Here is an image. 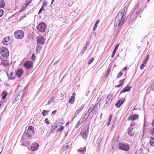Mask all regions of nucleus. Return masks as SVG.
Wrapping results in <instances>:
<instances>
[{
    "label": "nucleus",
    "mask_w": 154,
    "mask_h": 154,
    "mask_svg": "<svg viewBox=\"0 0 154 154\" xmlns=\"http://www.w3.org/2000/svg\"><path fill=\"white\" fill-rule=\"evenodd\" d=\"M23 144L24 146L29 145L30 144V142L29 141H25L23 143Z\"/></svg>",
    "instance_id": "obj_38"
},
{
    "label": "nucleus",
    "mask_w": 154,
    "mask_h": 154,
    "mask_svg": "<svg viewBox=\"0 0 154 154\" xmlns=\"http://www.w3.org/2000/svg\"><path fill=\"white\" fill-rule=\"evenodd\" d=\"M45 122L47 125H49L50 124V122L48 121V119H45Z\"/></svg>",
    "instance_id": "obj_49"
},
{
    "label": "nucleus",
    "mask_w": 154,
    "mask_h": 154,
    "mask_svg": "<svg viewBox=\"0 0 154 154\" xmlns=\"http://www.w3.org/2000/svg\"><path fill=\"white\" fill-rule=\"evenodd\" d=\"M0 54L1 56L4 57H6L9 56V52L6 48L2 47L0 48Z\"/></svg>",
    "instance_id": "obj_2"
},
{
    "label": "nucleus",
    "mask_w": 154,
    "mask_h": 154,
    "mask_svg": "<svg viewBox=\"0 0 154 154\" xmlns=\"http://www.w3.org/2000/svg\"><path fill=\"white\" fill-rule=\"evenodd\" d=\"M69 122H68L66 124V126H68L69 125Z\"/></svg>",
    "instance_id": "obj_60"
},
{
    "label": "nucleus",
    "mask_w": 154,
    "mask_h": 154,
    "mask_svg": "<svg viewBox=\"0 0 154 154\" xmlns=\"http://www.w3.org/2000/svg\"><path fill=\"white\" fill-rule=\"evenodd\" d=\"M116 51H117V50H116V49H114V50H113V52H112V53H114V54H115V53H116Z\"/></svg>",
    "instance_id": "obj_58"
},
{
    "label": "nucleus",
    "mask_w": 154,
    "mask_h": 154,
    "mask_svg": "<svg viewBox=\"0 0 154 154\" xmlns=\"http://www.w3.org/2000/svg\"><path fill=\"white\" fill-rule=\"evenodd\" d=\"M24 33L21 30H17L16 31L14 34L15 38L17 39H21L24 36Z\"/></svg>",
    "instance_id": "obj_6"
},
{
    "label": "nucleus",
    "mask_w": 154,
    "mask_h": 154,
    "mask_svg": "<svg viewBox=\"0 0 154 154\" xmlns=\"http://www.w3.org/2000/svg\"><path fill=\"white\" fill-rule=\"evenodd\" d=\"M115 54L113 53H112V55H111V57L112 58L113 57H114V55H115Z\"/></svg>",
    "instance_id": "obj_59"
},
{
    "label": "nucleus",
    "mask_w": 154,
    "mask_h": 154,
    "mask_svg": "<svg viewBox=\"0 0 154 154\" xmlns=\"http://www.w3.org/2000/svg\"><path fill=\"white\" fill-rule=\"evenodd\" d=\"M123 74L122 72H120L118 74L117 78H119V77L122 76V75Z\"/></svg>",
    "instance_id": "obj_48"
},
{
    "label": "nucleus",
    "mask_w": 154,
    "mask_h": 154,
    "mask_svg": "<svg viewBox=\"0 0 154 154\" xmlns=\"http://www.w3.org/2000/svg\"><path fill=\"white\" fill-rule=\"evenodd\" d=\"M100 21V20L99 19V20H98L95 23V24L94 25V28L93 29V30L94 31L96 29V28H97V24H98Z\"/></svg>",
    "instance_id": "obj_26"
},
{
    "label": "nucleus",
    "mask_w": 154,
    "mask_h": 154,
    "mask_svg": "<svg viewBox=\"0 0 154 154\" xmlns=\"http://www.w3.org/2000/svg\"><path fill=\"white\" fill-rule=\"evenodd\" d=\"M8 94L7 92H6L5 91H3L2 93V98L3 99H5L6 97Z\"/></svg>",
    "instance_id": "obj_30"
},
{
    "label": "nucleus",
    "mask_w": 154,
    "mask_h": 154,
    "mask_svg": "<svg viewBox=\"0 0 154 154\" xmlns=\"http://www.w3.org/2000/svg\"><path fill=\"white\" fill-rule=\"evenodd\" d=\"M89 116V114L88 115H87V114H86V113H85L84 116L82 117L81 119H80L79 120L82 123H84L86 121L87 119L88 118Z\"/></svg>",
    "instance_id": "obj_18"
},
{
    "label": "nucleus",
    "mask_w": 154,
    "mask_h": 154,
    "mask_svg": "<svg viewBox=\"0 0 154 154\" xmlns=\"http://www.w3.org/2000/svg\"><path fill=\"white\" fill-rule=\"evenodd\" d=\"M133 128L129 127L128 129V134L129 136L133 137L135 135V132L133 131Z\"/></svg>",
    "instance_id": "obj_16"
},
{
    "label": "nucleus",
    "mask_w": 154,
    "mask_h": 154,
    "mask_svg": "<svg viewBox=\"0 0 154 154\" xmlns=\"http://www.w3.org/2000/svg\"><path fill=\"white\" fill-rule=\"evenodd\" d=\"M89 126L88 127H85L80 132V134L82 137L86 139L88 133Z\"/></svg>",
    "instance_id": "obj_5"
},
{
    "label": "nucleus",
    "mask_w": 154,
    "mask_h": 154,
    "mask_svg": "<svg viewBox=\"0 0 154 154\" xmlns=\"http://www.w3.org/2000/svg\"><path fill=\"white\" fill-rule=\"evenodd\" d=\"M139 117V116L137 114H135L132 116H130L128 118V120L133 121L137 119Z\"/></svg>",
    "instance_id": "obj_17"
},
{
    "label": "nucleus",
    "mask_w": 154,
    "mask_h": 154,
    "mask_svg": "<svg viewBox=\"0 0 154 154\" xmlns=\"http://www.w3.org/2000/svg\"><path fill=\"white\" fill-rule=\"evenodd\" d=\"M38 144L36 142H34L31 145L30 149L32 151H34L37 150L38 149Z\"/></svg>",
    "instance_id": "obj_13"
},
{
    "label": "nucleus",
    "mask_w": 154,
    "mask_h": 154,
    "mask_svg": "<svg viewBox=\"0 0 154 154\" xmlns=\"http://www.w3.org/2000/svg\"><path fill=\"white\" fill-rule=\"evenodd\" d=\"M113 98V94H109L107 96L105 105L106 106H109L111 104Z\"/></svg>",
    "instance_id": "obj_9"
},
{
    "label": "nucleus",
    "mask_w": 154,
    "mask_h": 154,
    "mask_svg": "<svg viewBox=\"0 0 154 154\" xmlns=\"http://www.w3.org/2000/svg\"><path fill=\"white\" fill-rule=\"evenodd\" d=\"M105 99L104 98H101L100 100V101L98 102L97 103L99 104V105H100L101 104L103 103L104 102Z\"/></svg>",
    "instance_id": "obj_32"
},
{
    "label": "nucleus",
    "mask_w": 154,
    "mask_h": 154,
    "mask_svg": "<svg viewBox=\"0 0 154 154\" xmlns=\"http://www.w3.org/2000/svg\"><path fill=\"white\" fill-rule=\"evenodd\" d=\"M12 39L10 36H8L4 38L2 40L3 44L5 45H8L11 44Z\"/></svg>",
    "instance_id": "obj_7"
},
{
    "label": "nucleus",
    "mask_w": 154,
    "mask_h": 154,
    "mask_svg": "<svg viewBox=\"0 0 154 154\" xmlns=\"http://www.w3.org/2000/svg\"><path fill=\"white\" fill-rule=\"evenodd\" d=\"M135 125V123H131V124L130 125V126L131 127H134V125Z\"/></svg>",
    "instance_id": "obj_54"
},
{
    "label": "nucleus",
    "mask_w": 154,
    "mask_h": 154,
    "mask_svg": "<svg viewBox=\"0 0 154 154\" xmlns=\"http://www.w3.org/2000/svg\"><path fill=\"white\" fill-rule=\"evenodd\" d=\"M32 0H30V1L29 2H27L25 3V7H23L22 9L20 10V12H21L23 11L24 9H25L26 7L29 5V4L31 2Z\"/></svg>",
    "instance_id": "obj_24"
},
{
    "label": "nucleus",
    "mask_w": 154,
    "mask_h": 154,
    "mask_svg": "<svg viewBox=\"0 0 154 154\" xmlns=\"http://www.w3.org/2000/svg\"><path fill=\"white\" fill-rule=\"evenodd\" d=\"M149 55H147L145 59L144 60L143 62H144V63H146L148 60H149Z\"/></svg>",
    "instance_id": "obj_34"
},
{
    "label": "nucleus",
    "mask_w": 154,
    "mask_h": 154,
    "mask_svg": "<svg viewBox=\"0 0 154 154\" xmlns=\"http://www.w3.org/2000/svg\"><path fill=\"white\" fill-rule=\"evenodd\" d=\"M127 69V67H125L123 68V70L125 71V70H126Z\"/></svg>",
    "instance_id": "obj_62"
},
{
    "label": "nucleus",
    "mask_w": 154,
    "mask_h": 154,
    "mask_svg": "<svg viewBox=\"0 0 154 154\" xmlns=\"http://www.w3.org/2000/svg\"><path fill=\"white\" fill-rule=\"evenodd\" d=\"M150 88L152 90H153L154 89V84L152 85H151Z\"/></svg>",
    "instance_id": "obj_55"
},
{
    "label": "nucleus",
    "mask_w": 154,
    "mask_h": 154,
    "mask_svg": "<svg viewBox=\"0 0 154 154\" xmlns=\"http://www.w3.org/2000/svg\"><path fill=\"white\" fill-rule=\"evenodd\" d=\"M118 148L121 150L128 151L129 149V146L127 143H119L118 144Z\"/></svg>",
    "instance_id": "obj_4"
},
{
    "label": "nucleus",
    "mask_w": 154,
    "mask_h": 154,
    "mask_svg": "<svg viewBox=\"0 0 154 154\" xmlns=\"http://www.w3.org/2000/svg\"><path fill=\"white\" fill-rule=\"evenodd\" d=\"M112 115H110L109 119L108 120V122L107 125V126H109V125L110 124V122L111 119H112Z\"/></svg>",
    "instance_id": "obj_33"
},
{
    "label": "nucleus",
    "mask_w": 154,
    "mask_h": 154,
    "mask_svg": "<svg viewBox=\"0 0 154 154\" xmlns=\"http://www.w3.org/2000/svg\"><path fill=\"white\" fill-rule=\"evenodd\" d=\"M86 149L85 147H84L83 148H80L78 150V151L81 152H84L85 151Z\"/></svg>",
    "instance_id": "obj_31"
},
{
    "label": "nucleus",
    "mask_w": 154,
    "mask_h": 154,
    "mask_svg": "<svg viewBox=\"0 0 154 154\" xmlns=\"http://www.w3.org/2000/svg\"><path fill=\"white\" fill-rule=\"evenodd\" d=\"M125 100V99L123 98H121L118 100L115 104L116 106L118 108L120 107Z\"/></svg>",
    "instance_id": "obj_11"
},
{
    "label": "nucleus",
    "mask_w": 154,
    "mask_h": 154,
    "mask_svg": "<svg viewBox=\"0 0 154 154\" xmlns=\"http://www.w3.org/2000/svg\"><path fill=\"white\" fill-rule=\"evenodd\" d=\"M58 60H57V62H56L54 63V65H55L56 64H57V63H58Z\"/></svg>",
    "instance_id": "obj_61"
},
{
    "label": "nucleus",
    "mask_w": 154,
    "mask_h": 154,
    "mask_svg": "<svg viewBox=\"0 0 154 154\" xmlns=\"http://www.w3.org/2000/svg\"><path fill=\"white\" fill-rule=\"evenodd\" d=\"M47 1H44L43 2L42 6L44 7H46L47 5Z\"/></svg>",
    "instance_id": "obj_37"
},
{
    "label": "nucleus",
    "mask_w": 154,
    "mask_h": 154,
    "mask_svg": "<svg viewBox=\"0 0 154 154\" xmlns=\"http://www.w3.org/2000/svg\"><path fill=\"white\" fill-rule=\"evenodd\" d=\"M1 63L2 65L4 66H9L10 64H11V62H10L9 60H2Z\"/></svg>",
    "instance_id": "obj_15"
},
{
    "label": "nucleus",
    "mask_w": 154,
    "mask_h": 154,
    "mask_svg": "<svg viewBox=\"0 0 154 154\" xmlns=\"http://www.w3.org/2000/svg\"><path fill=\"white\" fill-rule=\"evenodd\" d=\"M54 1V0H52V2H51V4H53V2Z\"/></svg>",
    "instance_id": "obj_64"
},
{
    "label": "nucleus",
    "mask_w": 154,
    "mask_h": 154,
    "mask_svg": "<svg viewBox=\"0 0 154 154\" xmlns=\"http://www.w3.org/2000/svg\"><path fill=\"white\" fill-rule=\"evenodd\" d=\"M140 3L139 2H138V3L137 4L136 7V8H140Z\"/></svg>",
    "instance_id": "obj_52"
},
{
    "label": "nucleus",
    "mask_w": 154,
    "mask_h": 154,
    "mask_svg": "<svg viewBox=\"0 0 154 154\" xmlns=\"http://www.w3.org/2000/svg\"><path fill=\"white\" fill-rule=\"evenodd\" d=\"M72 96H74V97H75V92L73 93L72 94Z\"/></svg>",
    "instance_id": "obj_63"
},
{
    "label": "nucleus",
    "mask_w": 154,
    "mask_h": 154,
    "mask_svg": "<svg viewBox=\"0 0 154 154\" xmlns=\"http://www.w3.org/2000/svg\"><path fill=\"white\" fill-rule=\"evenodd\" d=\"M45 9H44V7H42L41 8H40V10H39V11H38V14H40V13H41L42 12V11H44Z\"/></svg>",
    "instance_id": "obj_46"
},
{
    "label": "nucleus",
    "mask_w": 154,
    "mask_h": 154,
    "mask_svg": "<svg viewBox=\"0 0 154 154\" xmlns=\"http://www.w3.org/2000/svg\"><path fill=\"white\" fill-rule=\"evenodd\" d=\"M71 144L72 143L71 142L69 141L66 143V145H65L64 146L66 149H68L71 146Z\"/></svg>",
    "instance_id": "obj_28"
},
{
    "label": "nucleus",
    "mask_w": 154,
    "mask_h": 154,
    "mask_svg": "<svg viewBox=\"0 0 154 154\" xmlns=\"http://www.w3.org/2000/svg\"><path fill=\"white\" fill-rule=\"evenodd\" d=\"M56 112H57L56 110H54V111H53L52 112V114H55L56 113Z\"/></svg>",
    "instance_id": "obj_57"
},
{
    "label": "nucleus",
    "mask_w": 154,
    "mask_h": 154,
    "mask_svg": "<svg viewBox=\"0 0 154 154\" xmlns=\"http://www.w3.org/2000/svg\"><path fill=\"white\" fill-rule=\"evenodd\" d=\"M4 11L1 9H0V17H1L3 15Z\"/></svg>",
    "instance_id": "obj_45"
},
{
    "label": "nucleus",
    "mask_w": 154,
    "mask_h": 154,
    "mask_svg": "<svg viewBox=\"0 0 154 154\" xmlns=\"http://www.w3.org/2000/svg\"><path fill=\"white\" fill-rule=\"evenodd\" d=\"M45 39L44 37L41 35L38 36L37 38V42L39 45H42L44 43Z\"/></svg>",
    "instance_id": "obj_10"
},
{
    "label": "nucleus",
    "mask_w": 154,
    "mask_h": 154,
    "mask_svg": "<svg viewBox=\"0 0 154 154\" xmlns=\"http://www.w3.org/2000/svg\"><path fill=\"white\" fill-rule=\"evenodd\" d=\"M94 58L93 57H92L91 58L90 60L88 61V64L90 65V64L94 61Z\"/></svg>",
    "instance_id": "obj_41"
},
{
    "label": "nucleus",
    "mask_w": 154,
    "mask_h": 154,
    "mask_svg": "<svg viewBox=\"0 0 154 154\" xmlns=\"http://www.w3.org/2000/svg\"><path fill=\"white\" fill-rule=\"evenodd\" d=\"M140 8H135L133 12L137 14H138L140 12Z\"/></svg>",
    "instance_id": "obj_22"
},
{
    "label": "nucleus",
    "mask_w": 154,
    "mask_h": 154,
    "mask_svg": "<svg viewBox=\"0 0 154 154\" xmlns=\"http://www.w3.org/2000/svg\"><path fill=\"white\" fill-rule=\"evenodd\" d=\"M34 128L32 126H29L28 127L27 132L25 133V134L26 137L31 138L32 135L34 134Z\"/></svg>",
    "instance_id": "obj_3"
},
{
    "label": "nucleus",
    "mask_w": 154,
    "mask_h": 154,
    "mask_svg": "<svg viewBox=\"0 0 154 154\" xmlns=\"http://www.w3.org/2000/svg\"><path fill=\"white\" fill-rule=\"evenodd\" d=\"M124 79H123L122 80H120L119 82V85H117L116 86V87H119L120 86H121L123 83V82L124 81Z\"/></svg>",
    "instance_id": "obj_35"
},
{
    "label": "nucleus",
    "mask_w": 154,
    "mask_h": 154,
    "mask_svg": "<svg viewBox=\"0 0 154 154\" xmlns=\"http://www.w3.org/2000/svg\"><path fill=\"white\" fill-rule=\"evenodd\" d=\"M94 105H92V108L91 107L88 110L87 112L86 113L87 114V113H88V114H90V113L93 110L94 108Z\"/></svg>",
    "instance_id": "obj_29"
},
{
    "label": "nucleus",
    "mask_w": 154,
    "mask_h": 154,
    "mask_svg": "<svg viewBox=\"0 0 154 154\" xmlns=\"http://www.w3.org/2000/svg\"><path fill=\"white\" fill-rule=\"evenodd\" d=\"M46 24L43 22H42L37 26L38 30L41 32H43L45 31Z\"/></svg>",
    "instance_id": "obj_8"
},
{
    "label": "nucleus",
    "mask_w": 154,
    "mask_h": 154,
    "mask_svg": "<svg viewBox=\"0 0 154 154\" xmlns=\"http://www.w3.org/2000/svg\"><path fill=\"white\" fill-rule=\"evenodd\" d=\"M48 113L46 110H44L42 112V115L43 116H46L47 115Z\"/></svg>",
    "instance_id": "obj_42"
},
{
    "label": "nucleus",
    "mask_w": 154,
    "mask_h": 154,
    "mask_svg": "<svg viewBox=\"0 0 154 154\" xmlns=\"http://www.w3.org/2000/svg\"><path fill=\"white\" fill-rule=\"evenodd\" d=\"M5 7V3L3 0H0V8H4Z\"/></svg>",
    "instance_id": "obj_25"
},
{
    "label": "nucleus",
    "mask_w": 154,
    "mask_h": 154,
    "mask_svg": "<svg viewBox=\"0 0 154 154\" xmlns=\"http://www.w3.org/2000/svg\"><path fill=\"white\" fill-rule=\"evenodd\" d=\"M32 59L33 61H34L35 60V56L34 54H33L32 56Z\"/></svg>",
    "instance_id": "obj_44"
},
{
    "label": "nucleus",
    "mask_w": 154,
    "mask_h": 154,
    "mask_svg": "<svg viewBox=\"0 0 154 154\" xmlns=\"http://www.w3.org/2000/svg\"><path fill=\"white\" fill-rule=\"evenodd\" d=\"M84 106V105L83 104L78 108V109L75 112L74 115L72 117V119H73L77 116V114H79L80 112L82 110Z\"/></svg>",
    "instance_id": "obj_12"
},
{
    "label": "nucleus",
    "mask_w": 154,
    "mask_h": 154,
    "mask_svg": "<svg viewBox=\"0 0 154 154\" xmlns=\"http://www.w3.org/2000/svg\"><path fill=\"white\" fill-rule=\"evenodd\" d=\"M119 43H118L116 45V46H115L114 49L117 50L118 47H119Z\"/></svg>",
    "instance_id": "obj_53"
},
{
    "label": "nucleus",
    "mask_w": 154,
    "mask_h": 154,
    "mask_svg": "<svg viewBox=\"0 0 154 154\" xmlns=\"http://www.w3.org/2000/svg\"><path fill=\"white\" fill-rule=\"evenodd\" d=\"M4 106L3 103L2 102H0V111L2 110V109Z\"/></svg>",
    "instance_id": "obj_43"
},
{
    "label": "nucleus",
    "mask_w": 154,
    "mask_h": 154,
    "mask_svg": "<svg viewBox=\"0 0 154 154\" xmlns=\"http://www.w3.org/2000/svg\"><path fill=\"white\" fill-rule=\"evenodd\" d=\"M24 65L27 69H30L33 66V63L31 61H27L24 63Z\"/></svg>",
    "instance_id": "obj_14"
},
{
    "label": "nucleus",
    "mask_w": 154,
    "mask_h": 154,
    "mask_svg": "<svg viewBox=\"0 0 154 154\" xmlns=\"http://www.w3.org/2000/svg\"><path fill=\"white\" fill-rule=\"evenodd\" d=\"M131 88V87L126 86L123 89L122 91H121V93H122V92L129 91H130Z\"/></svg>",
    "instance_id": "obj_20"
},
{
    "label": "nucleus",
    "mask_w": 154,
    "mask_h": 154,
    "mask_svg": "<svg viewBox=\"0 0 154 154\" xmlns=\"http://www.w3.org/2000/svg\"><path fill=\"white\" fill-rule=\"evenodd\" d=\"M82 124V123L79 121L77 123V124H76L75 126V127L76 128H78L79 127V126Z\"/></svg>",
    "instance_id": "obj_39"
},
{
    "label": "nucleus",
    "mask_w": 154,
    "mask_h": 154,
    "mask_svg": "<svg viewBox=\"0 0 154 154\" xmlns=\"http://www.w3.org/2000/svg\"><path fill=\"white\" fill-rule=\"evenodd\" d=\"M149 143L151 146H154V138L151 137H150Z\"/></svg>",
    "instance_id": "obj_27"
},
{
    "label": "nucleus",
    "mask_w": 154,
    "mask_h": 154,
    "mask_svg": "<svg viewBox=\"0 0 154 154\" xmlns=\"http://www.w3.org/2000/svg\"><path fill=\"white\" fill-rule=\"evenodd\" d=\"M146 64V63H144V62H143L141 65L140 66V69L141 70L143 69L144 68V67Z\"/></svg>",
    "instance_id": "obj_40"
},
{
    "label": "nucleus",
    "mask_w": 154,
    "mask_h": 154,
    "mask_svg": "<svg viewBox=\"0 0 154 154\" xmlns=\"http://www.w3.org/2000/svg\"><path fill=\"white\" fill-rule=\"evenodd\" d=\"M151 125L152 126H154V119L153 120L152 122Z\"/></svg>",
    "instance_id": "obj_56"
},
{
    "label": "nucleus",
    "mask_w": 154,
    "mask_h": 154,
    "mask_svg": "<svg viewBox=\"0 0 154 154\" xmlns=\"http://www.w3.org/2000/svg\"><path fill=\"white\" fill-rule=\"evenodd\" d=\"M75 97L74 96H71L70 98L69 101V103H70L71 104H73L75 100Z\"/></svg>",
    "instance_id": "obj_23"
},
{
    "label": "nucleus",
    "mask_w": 154,
    "mask_h": 154,
    "mask_svg": "<svg viewBox=\"0 0 154 154\" xmlns=\"http://www.w3.org/2000/svg\"><path fill=\"white\" fill-rule=\"evenodd\" d=\"M23 72V70L22 69H20L17 71L16 72V75L18 77H20L22 75Z\"/></svg>",
    "instance_id": "obj_19"
},
{
    "label": "nucleus",
    "mask_w": 154,
    "mask_h": 154,
    "mask_svg": "<svg viewBox=\"0 0 154 154\" xmlns=\"http://www.w3.org/2000/svg\"><path fill=\"white\" fill-rule=\"evenodd\" d=\"M124 10H122L120 11L119 12L116 17L115 19V26L116 27L119 26L122 24L123 22L124 21Z\"/></svg>",
    "instance_id": "obj_1"
},
{
    "label": "nucleus",
    "mask_w": 154,
    "mask_h": 154,
    "mask_svg": "<svg viewBox=\"0 0 154 154\" xmlns=\"http://www.w3.org/2000/svg\"><path fill=\"white\" fill-rule=\"evenodd\" d=\"M64 129V127L62 126L59 129L58 131L59 132H61L62 130Z\"/></svg>",
    "instance_id": "obj_47"
},
{
    "label": "nucleus",
    "mask_w": 154,
    "mask_h": 154,
    "mask_svg": "<svg viewBox=\"0 0 154 154\" xmlns=\"http://www.w3.org/2000/svg\"><path fill=\"white\" fill-rule=\"evenodd\" d=\"M42 47L40 46H38L36 48V51L37 53H38L42 49Z\"/></svg>",
    "instance_id": "obj_36"
},
{
    "label": "nucleus",
    "mask_w": 154,
    "mask_h": 154,
    "mask_svg": "<svg viewBox=\"0 0 154 154\" xmlns=\"http://www.w3.org/2000/svg\"><path fill=\"white\" fill-rule=\"evenodd\" d=\"M110 70H111V69H110V68H109L108 69L107 72H106V74L107 75H109V72Z\"/></svg>",
    "instance_id": "obj_51"
},
{
    "label": "nucleus",
    "mask_w": 154,
    "mask_h": 154,
    "mask_svg": "<svg viewBox=\"0 0 154 154\" xmlns=\"http://www.w3.org/2000/svg\"><path fill=\"white\" fill-rule=\"evenodd\" d=\"M150 133L152 136L154 134V128L151 130V131Z\"/></svg>",
    "instance_id": "obj_50"
},
{
    "label": "nucleus",
    "mask_w": 154,
    "mask_h": 154,
    "mask_svg": "<svg viewBox=\"0 0 154 154\" xmlns=\"http://www.w3.org/2000/svg\"><path fill=\"white\" fill-rule=\"evenodd\" d=\"M57 128V125H53L51 127V133H54L56 131V129Z\"/></svg>",
    "instance_id": "obj_21"
}]
</instances>
